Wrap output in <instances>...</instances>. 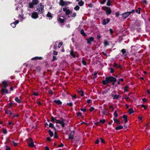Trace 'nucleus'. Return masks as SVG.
<instances>
[{
    "mask_svg": "<svg viewBox=\"0 0 150 150\" xmlns=\"http://www.w3.org/2000/svg\"><path fill=\"white\" fill-rule=\"evenodd\" d=\"M116 81L115 78L111 76L106 77L105 80L102 81V83L104 85H106L108 83H112V84L113 85L114 83L116 82Z\"/></svg>",
    "mask_w": 150,
    "mask_h": 150,
    "instance_id": "f257e3e1",
    "label": "nucleus"
},
{
    "mask_svg": "<svg viewBox=\"0 0 150 150\" xmlns=\"http://www.w3.org/2000/svg\"><path fill=\"white\" fill-rule=\"evenodd\" d=\"M44 5H43L41 3H40L38 6L37 11L40 14L42 13L44 11Z\"/></svg>",
    "mask_w": 150,
    "mask_h": 150,
    "instance_id": "f03ea898",
    "label": "nucleus"
},
{
    "mask_svg": "<svg viewBox=\"0 0 150 150\" xmlns=\"http://www.w3.org/2000/svg\"><path fill=\"white\" fill-rule=\"evenodd\" d=\"M134 12V10H133L131 11L125 12L124 13L122 14L121 15L122 16V18L123 19H125L127 18L130 15Z\"/></svg>",
    "mask_w": 150,
    "mask_h": 150,
    "instance_id": "7ed1b4c3",
    "label": "nucleus"
},
{
    "mask_svg": "<svg viewBox=\"0 0 150 150\" xmlns=\"http://www.w3.org/2000/svg\"><path fill=\"white\" fill-rule=\"evenodd\" d=\"M70 3L68 1H65L63 0H60L59 3V5L61 6H66L69 4Z\"/></svg>",
    "mask_w": 150,
    "mask_h": 150,
    "instance_id": "20e7f679",
    "label": "nucleus"
},
{
    "mask_svg": "<svg viewBox=\"0 0 150 150\" xmlns=\"http://www.w3.org/2000/svg\"><path fill=\"white\" fill-rule=\"evenodd\" d=\"M64 120L62 119V121H60L59 120L56 119L55 122L57 123H59L61 124L62 127H64L65 125V123L64 122Z\"/></svg>",
    "mask_w": 150,
    "mask_h": 150,
    "instance_id": "39448f33",
    "label": "nucleus"
},
{
    "mask_svg": "<svg viewBox=\"0 0 150 150\" xmlns=\"http://www.w3.org/2000/svg\"><path fill=\"white\" fill-rule=\"evenodd\" d=\"M67 7H64L63 8V11L65 12V14L66 15H69L70 14L71 11Z\"/></svg>",
    "mask_w": 150,
    "mask_h": 150,
    "instance_id": "423d86ee",
    "label": "nucleus"
},
{
    "mask_svg": "<svg viewBox=\"0 0 150 150\" xmlns=\"http://www.w3.org/2000/svg\"><path fill=\"white\" fill-rule=\"evenodd\" d=\"M28 146L29 147H33L35 145L33 143V140L31 138H29L28 139Z\"/></svg>",
    "mask_w": 150,
    "mask_h": 150,
    "instance_id": "0eeeda50",
    "label": "nucleus"
},
{
    "mask_svg": "<svg viewBox=\"0 0 150 150\" xmlns=\"http://www.w3.org/2000/svg\"><path fill=\"white\" fill-rule=\"evenodd\" d=\"M87 41V43L90 45L91 44V42L94 41V38L93 37H90L86 39Z\"/></svg>",
    "mask_w": 150,
    "mask_h": 150,
    "instance_id": "6e6552de",
    "label": "nucleus"
},
{
    "mask_svg": "<svg viewBox=\"0 0 150 150\" xmlns=\"http://www.w3.org/2000/svg\"><path fill=\"white\" fill-rule=\"evenodd\" d=\"M32 17L34 19H36L38 17V13L36 12H34L32 13Z\"/></svg>",
    "mask_w": 150,
    "mask_h": 150,
    "instance_id": "1a4fd4ad",
    "label": "nucleus"
},
{
    "mask_svg": "<svg viewBox=\"0 0 150 150\" xmlns=\"http://www.w3.org/2000/svg\"><path fill=\"white\" fill-rule=\"evenodd\" d=\"M1 84L4 88H6L8 85V82L7 81H4L2 82Z\"/></svg>",
    "mask_w": 150,
    "mask_h": 150,
    "instance_id": "9d476101",
    "label": "nucleus"
},
{
    "mask_svg": "<svg viewBox=\"0 0 150 150\" xmlns=\"http://www.w3.org/2000/svg\"><path fill=\"white\" fill-rule=\"evenodd\" d=\"M74 131L71 132L69 134V139H74Z\"/></svg>",
    "mask_w": 150,
    "mask_h": 150,
    "instance_id": "9b49d317",
    "label": "nucleus"
},
{
    "mask_svg": "<svg viewBox=\"0 0 150 150\" xmlns=\"http://www.w3.org/2000/svg\"><path fill=\"white\" fill-rule=\"evenodd\" d=\"M106 13L107 15H110L111 13V11L109 8H107L105 10Z\"/></svg>",
    "mask_w": 150,
    "mask_h": 150,
    "instance_id": "f8f14e48",
    "label": "nucleus"
},
{
    "mask_svg": "<svg viewBox=\"0 0 150 150\" xmlns=\"http://www.w3.org/2000/svg\"><path fill=\"white\" fill-rule=\"evenodd\" d=\"M110 21V20L108 18H107L106 19H104L103 21V25H105L107 23H108Z\"/></svg>",
    "mask_w": 150,
    "mask_h": 150,
    "instance_id": "ddd939ff",
    "label": "nucleus"
},
{
    "mask_svg": "<svg viewBox=\"0 0 150 150\" xmlns=\"http://www.w3.org/2000/svg\"><path fill=\"white\" fill-rule=\"evenodd\" d=\"M112 96L113 97V98L114 99H117L120 96V95H114L113 94H112Z\"/></svg>",
    "mask_w": 150,
    "mask_h": 150,
    "instance_id": "4468645a",
    "label": "nucleus"
},
{
    "mask_svg": "<svg viewBox=\"0 0 150 150\" xmlns=\"http://www.w3.org/2000/svg\"><path fill=\"white\" fill-rule=\"evenodd\" d=\"M113 67H116L117 69L120 68L121 67V66L120 65L117 64L115 63H114L113 64Z\"/></svg>",
    "mask_w": 150,
    "mask_h": 150,
    "instance_id": "2eb2a0df",
    "label": "nucleus"
},
{
    "mask_svg": "<svg viewBox=\"0 0 150 150\" xmlns=\"http://www.w3.org/2000/svg\"><path fill=\"white\" fill-rule=\"evenodd\" d=\"M32 2L34 5H37L39 3L38 0H32Z\"/></svg>",
    "mask_w": 150,
    "mask_h": 150,
    "instance_id": "dca6fc26",
    "label": "nucleus"
},
{
    "mask_svg": "<svg viewBox=\"0 0 150 150\" xmlns=\"http://www.w3.org/2000/svg\"><path fill=\"white\" fill-rule=\"evenodd\" d=\"M1 91L3 93H8V90L6 89V88H2L1 90Z\"/></svg>",
    "mask_w": 150,
    "mask_h": 150,
    "instance_id": "f3484780",
    "label": "nucleus"
},
{
    "mask_svg": "<svg viewBox=\"0 0 150 150\" xmlns=\"http://www.w3.org/2000/svg\"><path fill=\"white\" fill-rule=\"evenodd\" d=\"M34 4L32 2L29 4L28 6L29 8H32L34 7Z\"/></svg>",
    "mask_w": 150,
    "mask_h": 150,
    "instance_id": "a211bd4d",
    "label": "nucleus"
},
{
    "mask_svg": "<svg viewBox=\"0 0 150 150\" xmlns=\"http://www.w3.org/2000/svg\"><path fill=\"white\" fill-rule=\"evenodd\" d=\"M54 102L58 105H59L62 104V103L59 100H54Z\"/></svg>",
    "mask_w": 150,
    "mask_h": 150,
    "instance_id": "6ab92c4d",
    "label": "nucleus"
},
{
    "mask_svg": "<svg viewBox=\"0 0 150 150\" xmlns=\"http://www.w3.org/2000/svg\"><path fill=\"white\" fill-rule=\"evenodd\" d=\"M123 128V127L121 125H119L115 128V129L117 130Z\"/></svg>",
    "mask_w": 150,
    "mask_h": 150,
    "instance_id": "aec40b11",
    "label": "nucleus"
},
{
    "mask_svg": "<svg viewBox=\"0 0 150 150\" xmlns=\"http://www.w3.org/2000/svg\"><path fill=\"white\" fill-rule=\"evenodd\" d=\"M58 21H59L61 23H63L64 22V20L63 19L61 18L60 17L58 19Z\"/></svg>",
    "mask_w": 150,
    "mask_h": 150,
    "instance_id": "412c9836",
    "label": "nucleus"
},
{
    "mask_svg": "<svg viewBox=\"0 0 150 150\" xmlns=\"http://www.w3.org/2000/svg\"><path fill=\"white\" fill-rule=\"evenodd\" d=\"M49 127H52V128L54 129L55 130L56 129L54 127V125L53 124L51 123H50V124L49 125Z\"/></svg>",
    "mask_w": 150,
    "mask_h": 150,
    "instance_id": "4be33fe9",
    "label": "nucleus"
},
{
    "mask_svg": "<svg viewBox=\"0 0 150 150\" xmlns=\"http://www.w3.org/2000/svg\"><path fill=\"white\" fill-rule=\"evenodd\" d=\"M42 59V57H35L34 58H32L31 59L32 60H36L37 59Z\"/></svg>",
    "mask_w": 150,
    "mask_h": 150,
    "instance_id": "5701e85b",
    "label": "nucleus"
},
{
    "mask_svg": "<svg viewBox=\"0 0 150 150\" xmlns=\"http://www.w3.org/2000/svg\"><path fill=\"white\" fill-rule=\"evenodd\" d=\"M15 100L18 103H21V100L20 99H19L18 97H16L15 98Z\"/></svg>",
    "mask_w": 150,
    "mask_h": 150,
    "instance_id": "b1692460",
    "label": "nucleus"
},
{
    "mask_svg": "<svg viewBox=\"0 0 150 150\" xmlns=\"http://www.w3.org/2000/svg\"><path fill=\"white\" fill-rule=\"evenodd\" d=\"M84 4V2L82 0L79 2L78 4L80 6H82Z\"/></svg>",
    "mask_w": 150,
    "mask_h": 150,
    "instance_id": "393cba45",
    "label": "nucleus"
},
{
    "mask_svg": "<svg viewBox=\"0 0 150 150\" xmlns=\"http://www.w3.org/2000/svg\"><path fill=\"white\" fill-rule=\"evenodd\" d=\"M115 122L117 123V124H120V122L117 119H114Z\"/></svg>",
    "mask_w": 150,
    "mask_h": 150,
    "instance_id": "a878e982",
    "label": "nucleus"
},
{
    "mask_svg": "<svg viewBox=\"0 0 150 150\" xmlns=\"http://www.w3.org/2000/svg\"><path fill=\"white\" fill-rule=\"evenodd\" d=\"M104 45L105 46L109 45V44L108 41L106 40H105L104 41Z\"/></svg>",
    "mask_w": 150,
    "mask_h": 150,
    "instance_id": "bb28decb",
    "label": "nucleus"
},
{
    "mask_svg": "<svg viewBox=\"0 0 150 150\" xmlns=\"http://www.w3.org/2000/svg\"><path fill=\"white\" fill-rule=\"evenodd\" d=\"M49 134L50 137H52L53 135V133L50 130H49Z\"/></svg>",
    "mask_w": 150,
    "mask_h": 150,
    "instance_id": "cd10ccee",
    "label": "nucleus"
},
{
    "mask_svg": "<svg viewBox=\"0 0 150 150\" xmlns=\"http://www.w3.org/2000/svg\"><path fill=\"white\" fill-rule=\"evenodd\" d=\"M134 112V111L132 108H130L129 109V114H131Z\"/></svg>",
    "mask_w": 150,
    "mask_h": 150,
    "instance_id": "c85d7f7f",
    "label": "nucleus"
},
{
    "mask_svg": "<svg viewBox=\"0 0 150 150\" xmlns=\"http://www.w3.org/2000/svg\"><path fill=\"white\" fill-rule=\"evenodd\" d=\"M102 113L103 114H105L107 113V110L105 108H104V109L103 110Z\"/></svg>",
    "mask_w": 150,
    "mask_h": 150,
    "instance_id": "c756f323",
    "label": "nucleus"
},
{
    "mask_svg": "<svg viewBox=\"0 0 150 150\" xmlns=\"http://www.w3.org/2000/svg\"><path fill=\"white\" fill-rule=\"evenodd\" d=\"M47 17H50V18H52V16L51 15V13L50 12H48L47 13Z\"/></svg>",
    "mask_w": 150,
    "mask_h": 150,
    "instance_id": "7c9ffc66",
    "label": "nucleus"
},
{
    "mask_svg": "<svg viewBox=\"0 0 150 150\" xmlns=\"http://www.w3.org/2000/svg\"><path fill=\"white\" fill-rule=\"evenodd\" d=\"M79 6L78 5H77L74 8V9L75 10L77 11L79 9Z\"/></svg>",
    "mask_w": 150,
    "mask_h": 150,
    "instance_id": "2f4dec72",
    "label": "nucleus"
},
{
    "mask_svg": "<svg viewBox=\"0 0 150 150\" xmlns=\"http://www.w3.org/2000/svg\"><path fill=\"white\" fill-rule=\"evenodd\" d=\"M70 54L73 57H75V55L74 54L73 51H71Z\"/></svg>",
    "mask_w": 150,
    "mask_h": 150,
    "instance_id": "473e14b6",
    "label": "nucleus"
},
{
    "mask_svg": "<svg viewBox=\"0 0 150 150\" xmlns=\"http://www.w3.org/2000/svg\"><path fill=\"white\" fill-rule=\"evenodd\" d=\"M129 88L128 86H125L124 88V91L125 92H127L128 91V89Z\"/></svg>",
    "mask_w": 150,
    "mask_h": 150,
    "instance_id": "72a5a7b5",
    "label": "nucleus"
},
{
    "mask_svg": "<svg viewBox=\"0 0 150 150\" xmlns=\"http://www.w3.org/2000/svg\"><path fill=\"white\" fill-rule=\"evenodd\" d=\"M5 112L6 114H9L10 115H11L12 114L11 112L9 110L5 111Z\"/></svg>",
    "mask_w": 150,
    "mask_h": 150,
    "instance_id": "f704fd0d",
    "label": "nucleus"
},
{
    "mask_svg": "<svg viewBox=\"0 0 150 150\" xmlns=\"http://www.w3.org/2000/svg\"><path fill=\"white\" fill-rule=\"evenodd\" d=\"M81 34H82V35H85V33H84V30H83V29H82L81 30Z\"/></svg>",
    "mask_w": 150,
    "mask_h": 150,
    "instance_id": "c9c22d12",
    "label": "nucleus"
},
{
    "mask_svg": "<svg viewBox=\"0 0 150 150\" xmlns=\"http://www.w3.org/2000/svg\"><path fill=\"white\" fill-rule=\"evenodd\" d=\"M53 53L54 55H57L58 54V52L56 51H55L54 50L53 51Z\"/></svg>",
    "mask_w": 150,
    "mask_h": 150,
    "instance_id": "e433bc0d",
    "label": "nucleus"
},
{
    "mask_svg": "<svg viewBox=\"0 0 150 150\" xmlns=\"http://www.w3.org/2000/svg\"><path fill=\"white\" fill-rule=\"evenodd\" d=\"M51 121L52 122H55V120L56 119L54 117H51Z\"/></svg>",
    "mask_w": 150,
    "mask_h": 150,
    "instance_id": "4c0bfd02",
    "label": "nucleus"
},
{
    "mask_svg": "<svg viewBox=\"0 0 150 150\" xmlns=\"http://www.w3.org/2000/svg\"><path fill=\"white\" fill-rule=\"evenodd\" d=\"M139 10H136V12L137 13H138L139 14H140V9H141V8H138Z\"/></svg>",
    "mask_w": 150,
    "mask_h": 150,
    "instance_id": "58836bf2",
    "label": "nucleus"
},
{
    "mask_svg": "<svg viewBox=\"0 0 150 150\" xmlns=\"http://www.w3.org/2000/svg\"><path fill=\"white\" fill-rule=\"evenodd\" d=\"M57 59V58H56V56H53V59L52 60V62H54L55 60H56Z\"/></svg>",
    "mask_w": 150,
    "mask_h": 150,
    "instance_id": "ea45409f",
    "label": "nucleus"
},
{
    "mask_svg": "<svg viewBox=\"0 0 150 150\" xmlns=\"http://www.w3.org/2000/svg\"><path fill=\"white\" fill-rule=\"evenodd\" d=\"M63 44V43L62 42H60L59 43L58 47L59 48H60L61 46Z\"/></svg>",
    "mask_w": 150,
    "mask_h": 150,
    "instance_id": "a19ab883",
    "label": "nucleus"
},
{
    "mask_svg": "<svg viewBox=\"0 0 150 150\" xmlns=\"http://www.w3.org/2000/svg\"><path fill=\"white\" fill-rule=\"evenodd\" d=\"M76 13L75 12H74V13H73L71 15V16L73 17H74L76 16Z\"/></svg>",
    "mask_w": 150,
    "mask_h": 150,
    "instance_id": "79ce46f5",
    "label": "nucleus"
},
{
    "mask_svg": "<svg viewBox=\"0 0 150 150\" xmlns=\"http://www.w3.org/2000/svg\"><path fill=\"white\" fill-rule=\"evenodd\" d=\"M11 26L13 28H14L15 27L16 25L15 24V23H13L11 24Z\"/></svg>",
    "mask_w": 150,
    "mask_h": 150,
    "instance_id": "37998d69",
    "label": "nucleus"
},
{
    "mask_svg": "<svg viewBox=\"0 0 150 150\" xmlns=\"http://www.w3.org/2000/svg\"><path fill=\"white\" fill-rule=\"evenodd\" d=\"M110 0H108L107 4L108 6H109L110 5Z\"/></svg>",
    "mask_w": 150,
    "mask_h": 150,
    "instance_id": "c03bdc74",
    "label": "nucleus"
},
{
    "mask_svg": "<svg viewBox=\"0 0 150 150\" xmlns=\"http://www.w3.org/2000/svg\"><path fill=\"white\" fill-rule=\"evenodd\" d=\"M141 106L144 109L146 110V109L147 108V106H146L145 105H141Z\"/></svg>",
    "mask_w": 150,
    "mask_h": 150,
    "instance_id": "a18cd8bd",
    "label": "nucleus"
},
{
    "mask_svg": "<svg viewBox=\"0 0 150 150\" xmlns=\"http://www.w3.org/2000/svg\"><path fill=\"white\" fill-rule=\"evenodd\" d=\"M121 52L122 54H124L126 52V50L125 49H122L121 50Z\"/></svg>",
    "mask_w": 150,
    "mask_h": 150,
    "instance_id": "49530a36",
    "label": "nucleus"
},
{
    "mask_svg": "<svg viewBox=\"0 0 150 150\" xmlns=\"http://www.w3.org/2000/svg\"><path fill=\"white\" fill-rule=\"evenodd\" d=\"M100 122H102L103 123H104L105 122V120L104 119H103L102 120H100Z\"/></svg>",
    "mask_w": 150,
    "mask_h": 150,
    "instance_id": "de8ad7c7",
    "label": "nucleus"
},
{
    "mask_svg": "<svg viewBox=\"0 0 150 150\" xmlns=\"http://www.w3.org/2000/svg\"><path fill=\"white\" fill-rule=\"evenodd\" d=\"M77 115L78 116H81V113L80 112H78L77 113Z\"/></svg>",
    "mask_w": 150,
    "mask_h": 150,
    "instance_id": "09e8293b",
    "label": "nucleus"
},
{
    "mask_svg": "<svg viewBox=\"0 0 150 150\" xmlns=\"http://www.w3.org/2000/svg\"><path fill=\"white\" fill-rule=\"evenodd\" d=\"M82 63L84 65H86V62L85 61L83 60H82Z\"/></svg>",
    "mask_w": 150,
    "mask_h": 150,
    "instance_id": "8fccbe9b",
    "label": "nucleus"
},
{
    "mask_svg": "<svg viewBox=\"0 0 150 150\" xmlns=\"http://www.w3.org/2000/svg\"><path fill=\"white\" fill-rule=\"evenodd\" d=\"M3 133L6 134L7 133V131L6 129H4L3 130Z\"/></svg>",
    "mask_w": 150,
    "mask_h": 150,
    "instance_id": "3c124183",
    "label": "nucleus"
},
{
    "mask_svg": "<svg viewBox=\"0 0 150 150\" xmlns=\"http://www.w3.org/2000/svg\"><path fill=\"white\" fill-rule=\"evenodd\" d=\"M109 31L110 34L112 35L113 33V30L111 29H109Z\"/></svg>",
    "mask_w": 150,
    "mask_h": 150,
    "instance_id": "603ef678",
    "label": "nucleus"
},
{
    "mask_svg": "<svg viewBox=\"0 0 150 150\" xmlns=\"http://www.w3.org/2000/svg\"><path fill=\"white\" fill-rule=\"evenodd\" d=\"M115 15L117 17H118L120 15V13L118 12H117L115 13Z\"/></svg>",
    "mask_w": 150,
    "mask_h": 150,
    "instance_id": "864d4df0",
    "label": "nucleus"
},
{
    "mask_svg": "<svg viewBox=\"0 0 150 150\" xmlns=\"http://www.w3.org/2000/svg\"><path fill=\"white\" fill-rule=\"evenodd\" d=\"M123 118L124 120L126 119H127V116L126 115H124L123 116Z\"/></svg>",
    "mask_w": 150,
    "mask_h": 150,
    "instance_id": "5fc2aeb1",
    "label": "nucleus"
},
{
    "mask_svg": "<svg viewBox=\"0 0 150 150\" xmlns=\"http://www.w3.org/2000/svg\"><path fill=\"white\" fill-rule=\"evenodd\" d=\"M114 115L115 116V117H117V116H118L117 114V113L116 111H115L114 112Z\"/></svg>",
    "mask_w": 150,
    "mask_h": 150,
    "instance_id": "6e6d98bb",
    "label": "nucleus"
},
{
    "mask_svg": "<svg viewBox=\"0 0 150 150\" xmlns=\"http://www.w3.org/2000/svg\"><path fill=\"white\" fill-rule=\"evenodd\" d=\"M110 72L111 73H113L114 72V69L112 68H110Z\"/></svg>",
    "mask_w": 150,
    "mask_h": 150,
    "instance_id": "4d7b16f0",
    "label": "nucleus"
},
{
    "mask_svg": "<svg viewBox=\"0 0 150 150\" xmlns=\"http://www.w3.org/2000/svg\"><path fill=\"white\" fill-rule=\"evenodd\" d=\"M94 108L93 107H91L90 108V111L91 112H92L93 110H94Z\"/></svg>",
    "mask_w": 150,
    "mask_h": 150,
    "instance_id": "13d9d810",
    "label": "nucleus"
},
{
    "mask_svg": "<svg viewBox=\"0 0 150 150\" xmlns=\"http://www.w3.org/2000/svg\"><path fill=\"white\" fill-rule=\"evenodd\" d=\"M67 105L70 106H72L73 105V104L72 103H68Z\"/></svg>",
    "mask_w": 150,
    "mask_h": 150,
    "instance_id": "bf43d9fd",
    "label": "nucleus"
},
{
    "mask_svg": "<svg viewBox=\"0 0 150 150\" xmlns=\"http://www.w3.org/2000/svg\"><path fill=\"white\" fill-rule=\"evenodd\" d=\"M33 94L35 96H38V93L35 92H33Z\"/></svg>",
    "mask_w": 150,
    "mask_h": 150,
    "instance_id": "052dcab7",
    "label": "nucleus"
},
{
    "mask_svg": "<svg viewBox=\"0 0 150 150\" xmlns=\"http://www.w3.org/2000/svg\"><path fill=\"white\" fill-rule=\"evenodd\" d=\"M12 143L14 146H16L17 145V143L15 142H13Z\"/></svg>",
    "mask_w": 150,
    "mask_h": 150,
    "instance_id": "680f3d73",
    "label": "nucleus"
},
{
    "mask_svg": "<svg viewBox=\"0 0 150 150\" xmlns=\"http://www.w3.org/2000/svg\"><path fill=\"white\" fill-rule=\"evenodd\" d=\"M54 137L55 138H57L58 137V136H57V134H56V133L55 132Z\"/></svg>",
    "mask_w": 150,
    "mask_h": 150,
    "instance_id": "e2e57ef3",
    "label": "nucleus"
},
{
    "mask_svg": "<svg viewBox=\"0 0 150 150\" xmlns=\"http://www.w3.org/2000/svg\"><path fill=\"white\" fill-rule=\"evenodd\" d=\"M6 150H10V148L8 146H6Z\"/></svg>",
    "mask_w": 150,
    "mask_h": 150,
    "instance_id": "0e129e2a",
    "label": "nucleus"
},
{
    "mask_svg": "<svg viewBox=\"0 0 150 150\" xmlns=\"http://www.w3.org/2000/svg\"><path fill=\"white\" fill-rule=\"evenodd\" d=\"M91 101V100L90 99H89L87 100V102L88 103H90Z\"/></svg>",
    "mask_w": 150,
    "mask_h": 150,
    "instance_id": "69168bd1",
    "label": "nucleus"
},
{
    "mask_svg": "<svg viewBox=\"0 0 150 150\" xmlns=\"http://www.w3.org/2000/svg\"><path fill=\"white\" fill-rule=\"evenodd\" d=\"M80 94L81 95V96H83L84 95V94L83 93V91H82V92H81V93Z\"/></svg>",
    "mask_w": 150,
    "mask_h": 150,
    "instance_id": "338daca9",
    "label": "nucleus"
},
{
    "mask_svg": "<svg viewBox=\"0 0 150 150\" xmlns=\"http://www.w3.org/2000/svg\"><path fill=\"white\" fill-rule=\"evenodd\" d=\"M142 100L144 102H146L147 101V100L145 98H143L142 99Z\"/></svg>",
    "mask_w": 150,
    "mask_h": 150,
    "instance_id": "774afa93",
    "label": "nucleus"
}]
</instances>
